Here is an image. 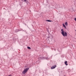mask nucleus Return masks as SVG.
Wrapping results in <instances>:
<instances>
[{"label":"nucleus","instance_id":"f257e3e1","mask_svg":"<svg viewBox=\"0 0 76 76\" xmlns=\"http://www.w3.org/2000/svg\"><path fill=\"white\" fill-rule=\"evenodd\" d=\"M61 31L62 32H61V34L64 37H65H65H67V34L66 32H64V30L63 29H61Z\"/></svg>","mask_w":76,"mask_h":76},{"label":"nucleus","instance_id":"f03ea898","mask_svg":"<svg viewBox=\"0 0 76 76\" xmlns=\"http://www.w3.org/2000/svg\"><path fill=\"white\" fill-rule=\"evenodd\" d=\"M29 68H26L23 72L22 73L23 74H25V73H26L28 72V70H29Z\"/></svg>","mask_w":76,"mask_h":76},{"label":"nucleus","instance_id":"7ed1b4c3","mask_svg":"<svg viewBox=\"0 0 76 76\" xmlns=\"http://www.w3.org/2000/svg\"><path fill=\"white\" fill-rule=\"evenodd\" d=\"M44 58H46V57H39V59L40 60H42V59H44Z\"/></svg>","mask_w":76,"mask_h":76},{"label":"nucleus","instance_id":"20e7f679","mask_svg":"<svg viewBox=\"0 0 76 76\" xmlns=\"http://www.w3.org/2000/svg\"><path fill=\"white\" fill-rule=\"evenodd\" d=\"M56 67H57V65H55L54 66L51 67V69H55Z\"/></svg>","mask_w":76,"mask_h":76},{"label":"nucleus","instance_id":"39448f33","mask_svg":"<svg viewBox=\"0 0 76 76\" xmlns=\"http://www.w3.org/2000/svg\"><path fill=\"white\" fill-rule=\"evenodd\" d=\"M67 61H66L64 62V63H65V65H66V66H67V65H68V64H67Z\"/></svg>","mask_w":76,"mask_h":76},{"label":"nucleus","instance_id":"423d86ee","mask_svg":"<svg viewBox=\"0 0 76 76\" xmlns=\"http://www.w3.org/2000/svg\"><path fill=\"white\" fill-rule=\"evenodd\" d=\"M63 27H64V28H65V29L66 28V26H65V25H64V23L63 24Z\"/></svg>","mask_w":76,"mask_h":76},{"label":"nucleus","instance_id":"0eeeda50","mask_svg":"<svg viewBox=\"0 0 76 76\" xmlns=\"http://www.w3.org/2000/svg\"><path fill=\"white\" fill-rule=\"evenodd\" d=\"M65 25H66V26H67V25H68V24H67V22H66L65 23Z\"/></svg>","mask_w":76,"mask_h":76},{"label":"nucleus","instance_id":"6e6552de","mask_svg":"<svg viewBox=\"0 0 76 76\" xmlns=\"http://www.w3.org/2000/svg\"><path fill=\"white\" fill-rule=\"evenodd\" d=\"M46 21H47V22H51V21L50 20H46Z\"/></svg>","mask_w":76,"mask_h":76},{"label":"nucleus","instance_id":"1a4fd4ad","mask_svg":"<svg viewBox=\"0 0 76 76\" xmlns=\"http://www.w3.org/2000/svg\"><path fill=\"white\" fill-rule=\"evenodd\" d=\"M27 48H28V49L29 50H31V48L29 46L27 47Z\"/></svg>","mask_w":76,"mask_h":76},{"label":"nucleus","instance_id":"9d476101","mask_svg":"<svg viewBox=\"0 0 76 76\" xmlns=\"http://www.w3.org/2000/svg\"><path fill=\"white\" fill-rule=\"evenodd\" d=\"M74 20H75L76 21V18H74Z\"/></svg>","mask_w":76,"mask_h":76},{"label":"nucleus","instance_id":"9b49d317","mask_svg":"<svg viewBox=\"0 0 76 76\" xmlns=\"http://www.w3.org/2000/svg\"><path fill=\"white\" fill-rule=\"evenodd\" d=\"M8 76H11V75H9Z\"/></svg>","mask_w":76,"mask_h":76},{"label":"nucleus","instance_id":"f8f14e48","mask_svg":"<svg viewBox=\"0 0 76 76\" xmlns=\"http://www.w3.org/2000/svg\"><path fill=\"white\" fill-rule=\"evenodd\" d=\"M24 1H26V0H24Z\"/></svg>","mask_w":76,"mask_h":76},{"label":"nucleus","instance_id":"ddd939ff","mask_svg":"<svg viewBox=\"0 0 76 76\" xmlns=\"http://www.w3.org/2000/svg\"><path fill=\"white\" fill-rule=\"evenodd\" d=\"M50 38V37H49V38Z\"/></svg>","mask_w":76,"mask_h":76},{"label":"nucleus","instance_id":"4468645a","mask_svg":"<svg viewBox=\"0 0 76 76\" xmlns=\"http://www.w3.org/2000/svg\"><path fill=\"white\" fill-rule=\"evenodd\" d=\"M47 38H48V37H47Z\"/></svg>","mask_w":76,"mask_h":76},{"label":"nucleus","instance_id":"2eb2a0df","mask_svg":"<svg viewBox=\"0 0 76 76\" xmlns=\"http://www.w3.org/2000/svg\"><path fill=\"white\" fill-rule=\"evenodd\" d=\"M64 76H66L65 75H64Z\"/></svg>","mask_w":76,"mask_h":76}]
</instances>
